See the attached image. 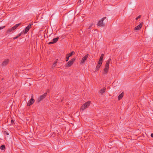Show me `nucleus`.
I'll return each mask as SVG.
<instances>
[{"mask_svg":"<svg viewBox=\"0 0 153 153\" xmlns=\"http://www.w3.org/2000/svg\"><path fill=\"white\" fill-rule=\"evenodd\" d=\"M143 26V23H140L139 24V25H137V26L136 27H135V30H140L141 27H142Z\"/></svg>","mask_w":153,"mask_h":153,"instance_id":"nucleus-11","label":"nucleus"},{"mask_svg":"<svg viewBox=\"0 0 153 153\" xmlns=\"http://www.w3.org/2000/svg\"><path fill=\"white\" fill-rule=\"evenodd\" d=\"M74 54V52L72 51L71 53L67 54L66 57V61L67 62L68 60L69 57L72 56Z\"/></svg>","mask_w":153,"mask_h":153,"instance_id":"nucleus-7","label":"nucleus"},{"mask_svg":"<svg viewBox=\"0 0 153 153\" xmlns=\"http://www.w3.org/2000/svg\"><path fill=\"white\" fill-rule=\"evenodd\" d=\"M102 64V63L98 62L96 68V69H95V71H98L99 69L100 68Z\"/></svg>","mask_w":153,"mask_h":153,"instance_id":"nucleus-9","label":"nucleus"},{"mask_svg":"<svg viewBox=\"0 0 153 153\" xmlns=\"http://www.w3.org/2000/svg\"><path fill=\"white\" fill-rule=\"evenodd\" d=\"M92 25L93 24H91L90 25L89 27H91L92 26Z\"/></svg>","mask_w":153,"mask_h":153,"instance_id":"nucleus-27","label":"nucleus"},{"mask_svg":"<svg viewBox=\"0 0 153 153\" xmlns=\"http://www.w3.org/2000/svg\"><path fill=\"white\" fill-rule=\"evenodd\" d=\"M111 60V59L109 58L106 61L103 71V73L105 74H106L108 72L109 69V65Z\"/></svg>","mask_w":153,"mask_h":153,"instance_id":"nucleus-1","label":"nucleus"},{"mask_svg":"<svg viewBox=\"0 0 153 153\" xmlns=\"http://www.w3.org/2000/svg\"><path fill=\"white\" fill-rule=\"evenodd\" d=\"M141 17V16H139L137 17L136 19V20H137L138 19L140 18Z\"/></svg>","mask_w":153,"mask_h":153,"instance_id":"nucleus-22","label":"nucleus"},{"mask_svg":"<svg viewBox=\"0 0 153 153\" xmlns=\"http://www.w3.org/2000/svg\"><path fill=\"white\" fill-rule=\"evenodd\" d=\"M106 18V17H104L99 21V22L97 24L98 26L100 27H103L104 25L103 24V21Z\"/></svg>","mask_w":153,"mask_h":153,"instance_id":"nucleus-5","label":"nucleus"},{"mask_svg":"<svg viewBox=\"0 0 153 153\" xmlns=\"http://www.w3.org/2000/svg\"><path fill=\"white\" fill-rule=\"evenodd\" d=\"M23 33H23V32H21L20 33H19V34L18 35V36H18V37H19L20 36H21V35L22 34H23Z\"/></svg>","mask_w":153,"mask_h":153,"instance_id":"nucleus-20","label":"nucleus"},{"mask_svg":"<svg viewBox=\"0 0 153 153\" xmlns=\"http://www.w3.org/2000/svg\"><path fill=\"white\" fill-rule=\"evenodd\" d=\"M89 56L88 54H87L85 55V56H84L83 57L82 59L80 62V64H84L85 62V61L88 58Z\"/></svg>","mask_w":153,"mask_h":153,"instance_id":"nucleus-4","label":"nucleus"},{"mask_svg":"<svg viewBox=\"0 0 153 153\" xmlns=\"http://www.w3.org/2000/svg\"><path fill=\"white\" fill-rule=\"evenodd\" d=\"M20 25V23L17 24L16 25L14 26L12 28V29H13V30L16 29Z\"/></svg>","mask_w":153,"mask_h":153,"instance_id":"nucleus-16","label":"nucleus"},{"mask_svg":"<svg viewBox=\"0 0 153 153\" xmlns=\"http://www.w3.org/2000/svg\"><path fill=\"white\" fill-rule=\"evenodd\" d=\"M58 39H59L58 37H57L54 38V39H53V41L51 42H49V44H52L55 43H56Z\"/></svg>","mask_w":153,"mask_h":153,"instance_id":"nucleus-10","label":"nucleus"},{"mask_svg":"<svg viewBox=\"0 0 153 153\" xmlns=\"http://www.w3.org/2000/svg\"><path fill=\"white\" fill-rule=\"evenodd\" d=\"M13 30L12 29V28H11L8 29L7 31V33H10L12 31H13Z\"/></svg>","mask_w":153,"mask_h":153,"instance_id":"nucleus-18","label":"nucleus"},{"mask_svg":"<svg viewBox=\"0 0 153 153\" xmlns=\"http://www.w3.org/2000/svg\"><path fill=\"white\" fill-rule=\"evenodd\" d=\"M34 102V100L33 99V98L32 97L28 102L27 105V106H29L33 104Z\"/></svg>","mask_w":153,"mask_h":153,"instance_id":"nucleus-8","label":"nucleus"},{"mask_svg":"<svg viewBox=\"0 0 153 153\" xmlns=\"http://www.w3.org/2000/svg\"><path fill=\"white\" fill-rule=\"evenodd\" d=\"M47 93H45L41 96L40 97V100H42L44 99L47 96Z\"/></svg>","mask_w":153,"mask_h":153,"instance_id":"nucleus-12","label":"nucleus"},{"mask_svg":"<svg viewBox=\"0 0 153 153\" xmlns=\"http://www.w3.org/2000/svg\"><path fill=\"white\" fill-rule=\"evenodd\" d=\"M75 58H72L71 60L69 61L65 65L66 67H69L71 66L73 64L75 60Z\"/></svg>","mask_w":153,"mask_h":153,"instance_id":"nucleus-2","label":"nucleus"},{"mask_svg":"<svg viewBox=\"0 0 153 153\" xmlns=\"http://www.w3.org/2000/svg\"><path fill=\"white\" fill-rule=\"evenodd\" d=\"M14 123V121L13 120H11V124H13Z\"/></svg>","mask_w":153,"mask_h":153,"instance_id":"nucleus-24","label":"nucleus"},{"mask_svg":"<svg viewBox=\"0 0 153 153\" xmlns=\"http://www.w3.org/2000/svg\"><path fill=\"white\" fill-rule=\"evenodd\" d=\"M90 102L89 101H88L85 103L81 106V109L82 110H84L86 108L90 105Z\"/></svg>","mask_w":153,"mask_h":153,"instance_id":"nucleus-3","label":"nucleus"},{"mask_svg":"<svg viewBox=\"0 0 153 153\" xmlns=\"http://www.w3.org/2000/svg\"><path fill=\"white\" fill-rule=\"evenodd\" d=\"M123 96V93L120 94L118 97V99L119 100H120L122 98Z\"/></svg>","mask_w":153,"mask_h":153,"instance_id":"nucleus-17","label":"nucleus"},{"mask_svg":"<svg viewBox=\"0 0 153 153\" xmlns=\"http://www.w3.org/2000/svg\"><path fill=\"white\" fill-rule=\"evenodd\" d=\"M151 136L152 137H153V134L152 133L151 134Z\"/></svg>","mask_w":153,"mask_h":153,"instance_id":"nucleus-26","label":"nucleus"},{"mask_svg":"<svg viewBox=\"0 0 153 153\" xmlns=\"http://www.w3.org/2000/svg\"><path fill=\"white\" fill-rule=\"evenodd\" d=\"M9 62V60L8 59H5L2 63V65L4 66L6 65Z\"/></svg>","mask_w":153,"mask_h":153,"instance_id":"nucleus-13","label":"nucleus"},{"mask_svg":"<svg viewBox=\"0 0 153 153\" xmlns=\"http://www.w3.org/2000/svg\"><path fill=\"white\" fill-rule=\"evenodd\" d=\"M5 149V146L4 145H2L0 147V149L1 150H4Z\"/></svg>","mask_w":153,"mask_h":153,"instance_id":"nucleus-19","label":"nucleus"},{"mask_svg":"<svg viewBox=\"0 0 153 153\" xmlns=\"http://www.w3.org/2000/svg\"><path fill=\"white\" fill-rule=\"evenodd\" d=\"M32 24H29L26 28L25 30L23 32L24 34H25L28 32L30 29L31 28V26Z\"/></svg>","mask_w":153,"mask_h":153,"instance_id":"nucleus-6","label":"nucleus"},{"mask_svg":"<svg viewBox=\"0 0 153 153\" xmlns=\"http://www.w3.org/2000/svg\"><path fill=\"white\" fill-rule=\"evenodd\" d=\"M106 90V88H103L102 89L100 90V92L101 94H102L105 92Z\"/></svg>","mask_w":153,"mask_h":153,"instance_id":"nucleus-14","label":"nucleus"},{"mask_svg":"<svg viewBox=\"0 0 153 153\" xmlns=\"http://www.w3.org/2000/svg\"><path fill=\"white\" fill-rule=\"evenodd\" d=\"M5 27V26L3 27H0V30L3 29Z\"/></svg>","mask_w":153,"mask_h":153,"instance_id":"nucleus-23","label":"nucleus"},{"mask_svg":"<svg viewBox=\"0 0 153 153\" xmlns=\"http://www.w3.org/2000/svg\"><path fill=\"white\" fill-rule=\"evenodd\" d=\"M57 63V62H55L53 64V66L54 67H55L56 65V64Z\"/></svg>","mask_w":153,"mask_h":153,"instance_id":"nucleus-21","label":"nucleus"},{"mask_svg":"<svg viewBox=\"0 0 153 153\" xmlns=\"http://www.w3.org/2000/svg\"><path fill=\"white\" fill-rule=\"evenodd\" d=\"M18 38V37L17 36H16V37H15L13 38V39H17V38Z\"/></svg>","mask_w":153,"mask_h":153,"instance_id":"nucleus-25","label":"nucleus"},{"mask_svg":"<svg viewBox=\"0 0 153 153\" xmlns=\"http://www.w3.org/2000/svg\"><path fill=\"white\" fill-rule=\"evenodd\" d=\"M103 56H104V54H102L101 55V56L100 57L99 59L98 62L102 63V59L103 58Z\"/></svg>","mask_w":153,"mask_h":153,"instance_id":"nucleus-15","label":"nucleus"}]
</instances>
